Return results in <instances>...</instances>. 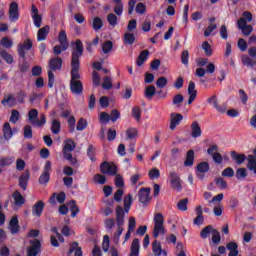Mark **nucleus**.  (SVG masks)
Segmentation results:
<instances>
[{"mask_svg":"<svg viewBox=\"0 0 256 256\" xmlns=\"http://www.w3.org/2000/svg\"><path fill=\"white\" fill-rule=\"evenodd\" d=\"M201 126H199V122L195 121L191 124V137L193 139H197L202 135Z\"/></svg>","mask_w":256,"mask_h":256,"instance_id":"26","label":"nucleus"},{"mask_svg":"<svg viewBox=\"0 0 256 256\" xmlns=\"http://www.w3.org/2000/svg\"><path fill=\"white\" fill-rule=\"evenodd\" d=\"M83 256V249L81 247H79V242H71L70 243V248L67 252V256Z\"/></svg>","mask_w":256,"mask_h":256,"instance_id":"19","label":"nucleus"},{"mask_svg":"<svg viewBox=\"0 0 256 256\" xmlns=\"http://www.w3.org/2000/svg\"><path fill=\"white\" fill-rule=\"evenodd\" d=\"M116 225L118 229L114 234V239L115 241H119L121 235H123V231H125V229L123 228V226L125 225V213L123 212V208L120 205L116 207Z\"/></svg>","mask_w":256,"mask_h":256,"instance_id":"3","label":"nucleus"},{"mask_svg":"<svg viewBox=\"0 0 256 256\" xmlns=\"http://www.w3.org/2000/svg\"><path fill=\"white\" fill-rule=\"evenodd\" d=\"M58 43H60V45H66L69 47V41L67 40V32L65 30H61L58 34Z\"/></svg>","mask_w":256,"mask_h":256,"instance_id":"37","label":"nucleus"},{"mask_svg":"<svg viewBox=\"0 0 256 256\" xmlns=\"http://www.w3.org/2000/svg\"><path fill=\"white\" fill-rule=\"evenodd\" d=\"M107 22L111 27H115L117 25V15L109 13L107 15Z\"/></svg>","mask_w":256,"mask_h":256,"instance_id":"61","label":"nucleus"},{"mask_svg":"<svg viewBox=\"0 0 256 256\" xmlns=\"http://www.w3.org/2000/svg\"><path fill=\"white\" fill-rule=\"evenodd\" d=\"M202 49L207 57H211L213 55V49L211 48V44H209V42L204 41L202 43Z\"/></svg>","mask_w":256,"mask_h":256,"instance_id":"47","label":"nucleus"},{"mask_svg":"<svg viewBox=\"0 0 256 256\" xmlns=\"http://www.w3.org/2000/svg\"><path fill=\"white\" fill-rule=\"evenodd\" d=\"M18 67L20 69V73H27L29 71V62L27 61V56L25 58H22V63L19 62Z\"/></svg>","mask_w":256,"mask_h":256,"instance_id":"43","label":"nucleus"},{"mask_svg":"<svg viewBox=\"0 0 256 256\" xmlns=\"http://www.w3.org/2000/svg\"><path fill=\"white\" fill-rule=\"evenodd\" d=\"M188 105H191L197 99V90L195 89V82L190 81L188 84Z\"/></svg>","mask_w":256,"mask_h":256,"instance_id":"22","label":"nucleus"},{"mask_svg":"<svg viewBox=\"0 0 256 256\" xmlns=\"http://www.w3.org/2000/svg\"><path fill=\"white\" fill-rule=\"evenodd\" d=\"M151 188H141L138 191V199H139V203H142V205L144 207H147V205H149V203H151Z\"/></svg>","mask_w":256,"mask_h":256,"instance_id":"11","label":"nucleus"},{"mask_svg":"<svg viewBox=\"0 0 256 256\" xmlns=\"http://www.w3.org/2000/svg\"><path fill=\"white\" fill-rule=\"evenodd\" d=\"M92 29H94V31H99L100 29H103V20L100 17L93 18Z\"/></svg>","mask_w":256,"mask_h":256,"instance_id":"41","label":"nucleus"},{"mask_svg":"<svg viewBox=\"0 0 256 256\" xmlns=\"http://www.w3.org/2000/svg\"><path fill=\"white\" fill-rule=\"evenodd\" d=\"M247 177V169L246 168H238L236 170V179L241 181V179H245Z\"/></svg>","mask_w":256,"mask_h":256,"instance_id":"54","label":"nucleus"},{"mask_svg":"<svg viewBox=\"0 0 256 256\" xmlns=\"http://www.w3.org/2000/svg\"><path fill=\"white\" fill-rule=\"evenodd\" d=\"M49 31V26L40 28L37 33V41H45V39H47V35H49Z\"/></svg>","mask_w":256,"mask_h":256,"instance_id":"29","label":"nucleus"},{"mask_svg":"<svg viewBox=\"0 0 256 256\" xmlns=\"http://www.w3.org/2000/svg\"><path fill=\"white\" fill-rule=\"evenodd\" d=\"M188 203H189L188 198L181 199L177 204L179 211H187Z\"/></svg>","mask_w":256,"mask_h":256,"instance_id":"63","label":"nucleus"},{"mask_svg":"<svg viewBox=\"0 0 256 256\" xmlns=\"http://www.w3.org/2000/svg\"><path fill=\"white\" fill-rule=\"evenodd\" d=\"M211 234L212 242H210V245H215V247H217L219 243H221V233L211 225H208L201 230L200 237L201 239H207L211 237Z\"/></svg>","mask_w":256,"mask_h":256,"instance_id":"2","label":"nucleus"},{"mask_svg":"<svg viewBox=\"0 0 256 256\" xmlns=\"http://www.w3.org/2000/svg\"><path fill=\"white\" fill-rule=\"evenodd\" d=\"M92 83L94 87H99V85H101V76H99V72H92Z\"/></svg>","mask_w":256,"mask_h":256,"instance_id":"52","label":"nucleus"},{"mask_svg":"<svg viewBox=\"0 0 256 256\" xmlns=\"http://www.w3.org/2000/svg\"><path fill=\"white\" fill-rule=\"evenodd\" d=\"M37 117H39V111L37 109L33 108L28 112L29 123H31L33 127H43V125L47 123L45 114H41L39 120H37Z\"/></svg>","mask_w":256,"mask_h":256,"instance_id":"5","label":"nucleus"},{"mask_svg":"<svg viewBox=\"0 0 256 256\" xmlns=\"http://www.w3.org/2000/svg\"><path fill=\"white\" fill-rule=\"evenodd\" d=\"M33 48V41L31 39L27 38L26 41L22 44L18 45V55L20 59H25L27 57V54L25 51H31Z\"/></svg>","mask_w":256,"mask_h":256,"instance_id":"13","label":"nucleus"},{"mask_svg":"<svg viewBox=\"0 0 256 256\" xmlns=\"http://www.w3.org/2000/svg\"><path fill=\"white\" fill-rule=\"evenodd\" d=\"M196 170L198 173H207L209 171V163L208 162H200L196 166Z\"/></svg>","mask_w":256,"mask_h":256,"instance_id":"48","label":"nucleus"},{"mask_svg":"<svg viewBox=\"0 0 256 256\" xmlns=\"http://www.w3.org/2000/svg\"><path fill=\"white\" fill-rule=\"evenodd\" d=\"M96 151H97V149L95 147H93L92 144L88 145L87 157H89L90 161H92L93 163H95V161H97V158L95 157Z\"/></svg>","mask_w":256,"mask_h":256,"instance_id":"35","label":"nucleus"},{"mask_svg":"<svg viewBox=\"0 0 256 256\" xmlns=\"http://www.w3.org/2000/svg\"><path fill=\"white\" fill-rule=\"evenodd\" d=\"M9 19L11 23H15L19 20V4L17 2H11L9 6Z\"/></svg>","mask_w":256,"mask_h":256,"instance_id":"14","label":"nucleus"},{"mask_svg":"<svg viewBox=\"0 0 256 256\" xmlns=\"http://www.w3.org/2000/svg\"><path fill=\"white\" fill-rule=\"evenodd\" d=\"M8 229L12 235H17V233H19L21 226L19 225V218L17 216L11 218Z\"/></svg>","mask_w":256,"mask_h":256,"instance_id":"18","label":"nucleus"},{"mask_svg":"<svg viewBox=\"0 0 256 256\" xmlns=\"http://www.w3.org/2000/svg\"><path fill=\"white\" fill-rule=\"evenodd\" d=\"M41 99H43V94L41 93H32L30 96H29V101L31 104L33 103H39L41 101Z\"/></svg>","mask_w":256,"mask_h":256,"instance_id":"57","label":"nucleus"},{"mask_svg":"<svg viewBox=\"0 0 256 256\" xmlns=\"http://www.w3.org/2000/svg\"><path fill=\"white\" fill-rule=\"evenodd\" d=\"M94 181L98 183V185H105V183H107V177L103 174H95Z\"/></svg>","mask_w":256,"mask_h":256,"instance_id":"58","label":"nucleus"},{"mask_svg":"<svg viewBox=\"0 0 256 256\" xmlns=\"http://www.w3.org/2000/svg\"><path fill=\"white\" fill-rule=\"evenodd\" d=\"M208 103H212L214 109H216V111L219 113H225V111H227V106L225 104L219 105L215 95L208 99Z\"/></svg>","mask_w":256,"mask_h":256,"instance_id":"25","label":"nucleus"},{"mask_svg":"<svg viewBox=\"0 0 256 256\" xmlns=\"http://www.w3.org/2000/svg\"><path fill=\"white\" fill-rule=\"evenodd\" d=\"M12 198L14 199L16 207H23V205H25V197H23V194H21L19 190L13 192Z\"/></svg>","mask_w":256,"mask_h":256,"instance_id":"23","label":"nucleus"},{"mask_svg":"<svg viewBox=\"0 0 256 256\" xmlns=\"http://www.w3.org/2000/svg\"><path fill=\"white\" fill-rule=\"evenodd\" d=\"M70 91L73 95H83V82L81 80L70 81Z\"/></svg>","mask_w":256,"mask_h":256,"instance_id":"16","label":"nucleus"},{"mask_svg":"<svg viewBox=\"0 0 256 256\" xmlns=\"http://www.w3.org/2000/svg\"><path fill=\"white\" fill-rule=\"evenodd\" d=\"M74 47L71 54V71H70V81H79L81 79V74H79V69L81 67V57H83V42L80 39H77L74 42Z\"/></svg>","mask_w":256,"mask_h":256,"instance_id":"1","label":"nucleus"},{"mask_svg":"<svg viewBox=\"0 0 256 256\" xmlns=\"http://www.w3.org/2000/svg\"><path fill=\"white\" fill-rule=\"evenodd\" d=\"M13 158L6 157L0 159V167H9V165H13Z\"/></svg>","mask_w":256,"mask_h":256,"instance_id":"64","label":"nucleus"},{"mask_svg":"<svg viewBox=\"0 0 256 256\" xmlns=\"http://www.w3.org/2000/svg\"><path fill=\"white\" fill-rule=\"evenodd\" d=\"M87 125H89L87 120L85 118H80L76 125V131H85V129H87Z\"/></svg>","mask_w":256,"mask_h":256,"instance_id":"46","label":"nucleus"},{"mask_svg":"<svg viewBox=\"0 0 256 256\" xmlns=\"http://www.w3.org/2000/svg\"><path fill=\"white\" fill-rule=\"evenodd\" d=\"M15 103H17V99H15V97H13V95H9L8 97H4L1 101V104L4 107H14Z\"/></svg>","mask_w":256,"mask_h":256,"instance_id":"32","label":"nucleus"},{"mask_svg":"<svg viewBox=\"0 0 256 256\" xmlns=\"http://www.w3.org/2000/svg\"><path fill=\"white\" fill-rule=\"evenodd\" d=\"M44 209L45 203L42 200H40L32 206V215L34 217H41V215H43Z\"/></svg>","mask_w":256,"mask_h":256,"instance_id":"21","label":"nucleus"},{"mask_svg":"<svg viewBox=\"0 0 256 256\" xmlns=\"http://www.w3.org/2000/svg\"><path fill=\"white\" fill-rule=\"evenodd\" d=\"M154 229H153V237L157 239L159 235H165V217H163L162 213H156L154 215Z\"/></svg>","mask_w":256,"mask_h":256,"instance_id":"4","label":"nucleus"},{"mask_svg":"<svg viewBox=\"0 0 256 256\" xmlns=\"http://www.w3.org/2000/svg\"><path fill=\"white\" fill-rule=\"evenodd\" d=\"M137 135H139L137 128H128L126 130V136H127V139H129V140L135 139V137H137Z\"/></svg>","mask_w":256,"mask_h":256,"instance_id":"56","label":"nucleus"},{"mask_svg":"<svg viewBox=\"0 0 256 256\" xmlns=\"http://www.w3.org/2000/svg\"><path fill=\"white\" fill-rule=\"evenodd\" d=\"M241 62L244 67H249L253 69L256 65V47L252 46L248 49V55L241 56Z\"/></svg>","mask_w":256,"mask_h":256,"instance_id":"6","label":"nucleus"},{"mask_svg":"<svg viewBox=\"0 0 256 256\" xmlns=\"http://www.w3.org/2000/svg\"><path fill=\"white\" fill-rule=\"evenodd\" d=\"M152 251L155 256H161V254L163 253V248L161 246V242L155 240L152 243Z\"/></svg>","mask_w":256,"mask_h":256,"instance_id":"33","label":"nucleus"},{"mask_svg":"<svg viewBox=\"0 0 256 256\" xmlns=\"http://www.w3.org/2000/svg\"><path fill=\"white\" fill-rule=\"evenodd\" d=\"M102 89H105L106 91L113 89V82H111V77L105 76L103 78Z\"/></svg>","mask_w":256,"mask_h":256,"instance_id":"44","label":"nucleus"},{"mask_svg":"<svg viewBox=\"0 0 256 256\" xmlns=\"http://www.w3.org/2000/svg\"><path fill=\"white\" fill-rule=\"evenodd\" d=\"M119 171L117 164L113 162L104 161L100 164V172L102 175H108L109 177H115Z\"/></svg>","mask_w":256,"mask_h":256,"instance_id":"7","label":"nucleus"},{"mask_svg":"<svg viewBox=\"0 0 256 256\" xmlns=\"http://www.w3.org/2000/svg\"><path fill=\"white\" fill-rule=\"evenodd\" d=\"M113 50V42L111 40H107L103 45H102V51L105 55L107 53H111Z\"/></svg>","mask_w":256,"mask_h":256,"instance_id":"50","label":"nucleus"},{"mask_svg":"<svg viewBox=\"0 0 256 256\" xmlns=\"http://www.w3.org/2000/svg\"><path fill=\"white\" fill-rule=\"evenodd\" d=\"M139 249H140L139 239L134 238L130 247V256H139Z\"/></svg>","mask_w":256,"mask_h":256,"instance_id":"28","label":"nucleus"},{"mask_svg":"<svg viewBox=\"0 0 256 256\" xmlns=\"http://www.w3.org/2000/svg\"><path fill=\"white\" fill-rule=\"evenodd\" d=\"M230 157H231L232 161H234L236 163V165H243L244 161H247V158L249 156H247L243 153H238L237 151H231Z\"/></svg>","mask_w":256,"mask_h":256,"instance_id":"17","label":"nucleus"},{"mask_svg":"<svg viewBox=\"0 0 256 256\" xmlns=\"http://www.w3.org/2000/svg\"><path fill=\"white\" fill-rule=\"evenodd\" d=\"M29 179H31V173H29V170H25L18 178V185L22 188V191H27Z\"/></svg>","mask_w":256,"mask_h":256,"instance_id":"15","label":"nucleus"},{"mask_svg":"<svg viewBox=\"0 0 256 256\" xmlns=\"http://www.w3.org/2000/svg\"><path fill=\"white\" fill-rule=\"evenodd\" d=\"M194 164H195V150L190 149L186 153L184 167H193Z\"/></svg>","mask_w":256,"mask_h":256,"instance_id":"24","label":"nucleus"},{"mask_svg":"<svg viewBox=\"0 0 256 256\" xmlns=\"http://www.w3.org/2000/svg\"><path fill=\"white\" fill-rule=\"evenodd\" d=\"M214 182L219 189H227V181H225L223 178L216 177Z\"/></svg>","mask_w":256,"mask_h":256,"instance_id":"59","label":"nucleus"},{"mask_svg":"<svg viewBox=\"0 0 256 256\" xmlns=\"http://www.w3.org/2000/svg\"><path fill=\"white\" fill-rule=\"evenodd\" d=\"M4 139L9 141L11 137H13V129H11V124L9 122H5L2 128Z\"/></svg>","mask_w":256,"mask_h":256,"instance_id":"27","label":"nucleus"},{"mask_svg":"<svg viewBox=\"0 0 256 256\" xmlns=\"http://www.w3.org/2000/svg\"><path fill=\"white\" fill-rule=\"evenodd\" d=\"M49 71L56 72L63 69V59L59 56H54L48 61Z\"/></svg>","mask_w":256,"mask_h":256,"instance_id":"12","label":"nucleus"},{"mask_svg":"<svg viewBox=\"0 0 256 256\" xmlns=\"http://www.w3.org/2000/svg\"><path fill=\"white\" fill-rule=\"evenodd\" d=\"M24 139H33V128L31 125L24 126Z\"/></svg>","mask_w":256,"mask_h":256,"instance_id":"55","label":"nucleus"},{"mask_svg":"<svg viewBox=\"0 0 256 256\" xmlns=\"http://www.w3.org/2000/svg\"><path fill=\"white\" fill-rule=\"evenodd\" d=\"M114 184L118 189H123L125 187V180H123V176L121 174L116 173L114 175Z\"/></svg>","mask_w":256,"mask_h":256,"instance_id":"38","label":"nucleus"},{"mask_svg":"<svg viewBox=\"0 0 256 256\" xmlns=\"http://www.w3.org/2000/svg\"><path fill=\"white\" fill-rule=\"evenodd\" d=\"M51 132L53 135H59V133H61V122H59V120L54 119L52 121Z\"/></svg>","mask_w":256,"mask_h":256,"instance_id":"39","label":"nucleus"},{"mask_svg":"<svg viewBox=\"0 0 256 256\" xmlns=\"http://www.w3.org/2000/svg\"><path fill=\"white\" fill-rule=\"evenodd\" d=\"M19 117H21V114L19 113V110L12 109L11 116H10V123H17L19 121Z\"/></svg>","mask_w":256,"mask_h":256,"instance_id":"62","label":"nucleus"},{"mask_svg":"<svg viewBox=\"0 0 256 256\" xmlns=\"http://www.w3.org/2000/svg\"><path fill=\"white\" fill-rule=\"evenodd\" d=\"M135 11L138 15H145L147 6L143 2H139L135 7Z\"/></svg>","mask_w":256,"mask_h":256,"instance_id":"53","label":"nucleus"},{"mask_svg":"<svg viewBox=\"0 0 256 256\" xmlns=\"http://www.w3.org/2000/svg\"><path fill=\"white\" fill-rule=\"evenodd\" d=\"M69 49V46H66L65 44L55 45L53 47V53L55 57H59L63 51H67Z\"/></svg>","mask_w":256,"mask_h":256,"instance_id":"40","label":"nucleus"},{"mask_svg":"<svg viewBox=\"0 0 256 256\" xmlns=\"http://www.w3.org/2000/svg\"><path fill=\"white\" fill-rule=\"evenodd\" d=\"M147 57H149V50L141 51L136 60V65L138 67H142L143 63H145V61H147Z\"/></svg>","mask_w":256,"mask_h":256,"instance_id":"30","label":"nucleus"},{"mask_svg":"<svg viewBox=\"0 0 256 256\" xmlns=\"http://www.w3.org/2000/svg\"><path fill=\"white\" fill-rule=\"evenodd\" d=\"M0 57L5 60L7 65H13V63L15 62L13 55L9 54V52H7V50H1Z\"/></svg>","mask_w":256,"mask_h":256,"instance_id":"31","label":"nucleus"},{"mask_svg":"<svg viewBox=\"0 0 256 256\" xmlns=\"http://www.w3.org/2000/svg\"><path fill=\"white\" fill-rule=\"evenodd\" d=\"M77 147V144H75V141L68 139L65 141V145L63 147V151H75V148Z\"/></svg>","mask_w":256,"mask_h":256,"instance_id":"45","label":"nucleus"},{"mask_svg":"<svg viewBox=\"0 0 256 256\" xmlns=\"http://www.w3.org/2000/svg\"><path fill=\"white\" fill-rule=\"evenodd\" d=\"M29 244L30 246H28L26 249L27 256H37L41 253V247H43V245L39 239L34 238L29 240Z\"/></svg>","mask_w":256,"mask_h":256,"instance_id":"8","label":"nucleus"},{"mask_svg":"<svg viewBox=\"0 0 256 256\" xmlns=\"http://www.w3.org/2000/svg\"><path fill=\"white\" fill-rule=\"evenodd\" d=\"M50 179H51V161L48 160L44 165V169L38 179V183H40V185H47Z\"/></svg>","mask_w":256,"mask_h":256,"instance_id":"10","label":"nucleus"},{"mask_svg":"<svg viewBox=\"0 0 256 256\" xmlns=\"http://www.w3.org/2000/svg\"><path fill=\"white\" fill-rule=\"evenodd\" d=\"M115 3L114 6V13L118 15V17H121L123 15V0H113Z\"/></svg>","mask_w":256,"mask_h":256,"instance_id":"34","label":"nucleus"},{"mask_svg":"<svg viewBox=\"0 0 256 256\" xmlns=\"http://www.w3.org/2000/svg\"><path fill=\"white\" fill-rule=\"evenodd\" d=\"M70 211L71 217H77V214L79 213V206L77 205V202L75 200H72L70 202Z\"/></svg>","mask_w":256,"mask_h":256,"instance_id":"51","label":"nucleus"},{"mask_svg":"<svg viewBox=\"0 0 256 256\" xmlns=\"http://www.w3.org/2000/svg\"><path fill=\"white\" fill-rule=\"evenodd\" d=\"M149 179L153 181V179H159L161 177V172L157 168H153L148 173Z\"/></svg>","mask_w":256,"mask_h":256,"instance_id":"60","label":"nucleus"},{"mask_svg":"<svg viewBox=\"0 0 256 256\" xmlns=\"http://www.w3.org/2000/svg\"><path fill=\"white\" fill-rule=\"evenodd\" d=\"M133 43H135V34L126 32L124 34V45H133Z\"/></svg>","mask_w":256,"mask_h":256,"instance_id":"42","label":"nucleus"},{"mask_svg":"<svg viewBox=\"0 0 256 256\" xmlns=\"http://www.w3.org/2000/svg\"><path fill=\"white\" fill-rule=\"evenodd\" d=\"M170 187H172V189L178 193L183 191V185H181V175L175 171L170 172Z\"/></svg>","mask_w":256,"mask_h":256,"instance_id":"9","label":"nucleus"},{"mask_svg":"<svg viewBox=\"0 0 256 256\" xmlns=\"http://www.w3.org/2000/svg\"><path fill=\"white\" fill-rule=\"evenodd\" d=\"M183 121V116L179 113H172L170 116V129L171 131H175L177 125H180Z\"/></svg>","mask_w":256,"mask_h":256,"instance_id":"20","label":"nucleus"},{"mask_svg":"<svg viewBox=\"0 0 256 256\" xmlns=\"http://www.w3.org/2000/svg\"><path fill=\"white\" fill-rule=\"evenodd\" d=\"M155 93H157V90L153 85H150L146 87L144 91V97H146V99H153V97H155Z\"/></svg>","mask_w":256,"mask_h":256,"instance_id":"36","label":"nucleus"},{"mask_svg":"<svg viewBox=\"0 0 256 256\" xmlns=\"http://www.w3.org/2000/svg\"><path fill=\"white\" fill-rule=\"evenodd\" d=\"M115 223H117V219L114 218H107L104 220V225L107 231H111L113 227H115Z\"/></svg>","mask_w":256,"mask_h":256,"instance_id":"49","label":"nucleus"}]
</instances>
